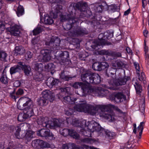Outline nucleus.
Here are the masks:
<instances>
[{"instance_id":"nucleus-12","label":"nucleus","mask_w":149,"mask_h":149,"mask_svg":"<svg viewBox=\"0 0 149 149\" xmlns=\"http://www.w3.org/2000/svg\"><path fill=\"white\" fill-rule=\"evenodd\" d=\"M58 11L56 13L51 12L50 13V16L47 14H46L44 18V22L46 24L49 25L53 23L54 20L52 19L56 18L57 17Z\"/></svg>"},{"instance_id":"nucleus-36","label":"nucleus","mask_w":149,"mask_h":149,"mask_svg":"<svg viewBox=\"0 0 149 149\" xmlns=\"http://www.w3.org/2000/svg\"><path fill=\"white\" fill-rule=\"evenodd\" d=\"M1 82L4 84H6L8 82V78L5 74H3L0 78Z\"/></svg>"},{"instance_id":"nucleus-29","label":"nucleus","mask_w":149,"mask_h":149,"mask_svg":"<svg viewBox=\"0 0 149 149\" xmlns=\"http://www.w3.org/2000/svg\"><path fill=\"white\" fill-rule=\"evenodd\" d=\"M24 10L23 7L21 5L18 6L16 13L17 15L19 17L22 15L24 13Z\"/></svg>"},{"instance_id":"nucleus-6","label":"nucleus","mask_w":149,"mask_h":149,"mask_svg":"<svg viewBox=\"0 0 149 149\" xmlns=\"http://www.w3.org/2000/svg\"><path fill=\"white\" fill-rule=\"evenodd\" d=\"M37 122L38 124L43 127L50 128H54L56 127H60L61 124L58 120H53V121L49 120L47 117L40 118H38Z\"/></svg>"},{"instance_id":"nucleus-27","label":"nucleus","mask_w":149,"mask_h":149,"mask_svg":"<svg viewBox=\"0 0 149 149\" xmlns=\"http://www.w3.org/2000/svg\"><path fill=\"white\" fill-rule=\"evenodd\" d=\"M35 65L36 70L38 72H41L43 70L44 66L42 63H36Z\"/></svg>"},{"instance_id":"nucleus-60","label":"nucleus","mask_w":149,"mask_h":149,"mask_svg":"<svg viewBox=\"0 0 149 149\" xmlns=\"http://www.w3.org/2000/svg\"><path fill=\"white\" fill-rule=\"evenodd\" d=\"M54 3H58L61 1V0H53Z\"/></svg>"},{"instance_id":"nucleus-46","label":"nucleus","mask_w":149,"mask_h":149,"mask_svg":"<svg viewBox=\"0 0 149 149\" xmlns=\"http://www.w3.org/2000/svg\"><path fill=\"white\" fill-rule=\"evenodd\" d=\"M145 107V104L144 102H143V104L141 106H140V110L141 111L143 114L144 112Z\"/></svg>"},{"instance_id":"nucleus-57","label":"nucleus","mask_w":149,"mask_h":149,"mask_svg":"<svg viewBox=\"0 0 149 149\" xmlns=\"http://www.w3.org/2000/svg\"><path fill=\"white\" fill-rule=\"evenodd\" d=\"M66 75H65L64 74V73L63 72H62L61 73V74L60 75V78L62 79H63L64 78V77H65V76Z\"/></svg>"},{"instance_id":"nucleus-61","label":"nucleus","mask_w":149,"mask_h":149,"mask_svg":"<svg viewBox=\"0 0 149 149\" xmlns=\"http://www.w3.org/2000/svg\"><path fill=\"white\" fill-rule=\"evenodd\" d=\"M4 148L3 146L1 144H0V149H3Z\"/></svg>"},{"instance_id":"nucleus-7","label":"nucleus","mask_w":149,"mask_h":149,"mask_svg":"<svg viewBox=\"0 0 149 149\" xmlns=\"http://www.w3.org/2000/svg\"><path fill=\"white\" fill-rule=\"evenodd\" d=\"M15 130L16 132L15 133V137L17 139H20L25 138L28 141L30 140L33 137V135L34 132L31 130L27 131L24 135H21L19 134V132L21 131V128L20 127L17 126L15 127Z\"/></svg>"},{"instance_id":"nucleus-44","label":"nucleus","mask_w":149,"mask_h":149,"mask_svg":"<svg viewBox=\"0 0 149 149\" xmlns=\"http://www.w3.org/2000/svg\"><path fill=\"white\" fill-rule=\"evenodd\" d=\"M91 140L88 138H85L84 139H82L81 140V141L83 143H91Z\"/></svg>"},{"instance_id":"nucleus-63","label":"nucleus","mask_w":149,"mask_h":149,"mask_svg":"<svg viewBox=\"0 0 149 149\" xmlns=\"http://www.w3.org/2000/svg\"><path fill=\"white\" fill-rule=\"evenodd\" d=\"M67 26H69V28H67V29L69 30V29H70L71 28V26L70 24H68L67 25Z\"/></svg>"},{"instance_id":"nucleus-14","label":"nucleus","mask_w":149,"mask_h":149,"mask_svg":"<svg viewBox=\"0 0 149 149\" xmlns=\"http://www.w3.org/2000/svg\"><path fill=\"white\" fill-rule=\"evenodd\" d=\"M32 145L34 147H37L39 146L42 148L50 147V145L48 143L39 139L33 141Z\"/></svg>"},{"instance_id":"nucleus-62","label":"nucleus","mask_w":149,"mask_h":149,"mask_svg":"<svg viewBox=\"0 0 149 149\" xmlns=\"http://www.w3.org/2000/svg\"><path fill=\"white\" fill-rule=\"evenodd\" d=\"M36 39H33L32 40V43H33V44H35L36 43Z\"/></svg>"},{"instance_id":"nucleus-8","label":"nucleus","mask_w":149,"mask_h":149,"mask_svg":"<svg viewBox=\"0 0 149 149\" xmlns=\"http://www.w3.org/2000/svg\"><path fill=\"white\" fill-rule=\"evenodd\" d=\"M51 51L47 49L42 50L41 54L38 57V61L40 62H47L51 59Z\"/></svg>"},{"instance_id":"nucleus-49","label":"nucleus","mask_w":149,"mask_h":149,"mask_svg":"<svg viewBox=\"0 0 149 149\" xmlns=\"http://www.w3.org/2000/svg\"><path fill=\"white\" fill-rule=\"evenodd\" d=\"M77 147L79 148V149H84V148H85L86 149H93V146H89L87 145H83V148H80L79 147Z\"/></svg>"},{"instance_id":"nucleus-3","label":"nucleus","mask_w":149,"mask_h":149,"mask_svg":"<svg viewBox=\"0 0 149 149\" xmlns=\"http://www.w3.org/2000/svg\"><path fill=\"white\" fill-rule=\"evenodd\" d=\"M75 88H81L82 92L77 93V94L80 96H85L87 93H91L97 96H103L104 90L101 88H92L90 85H86L81 82H76L73 85Z\"/></svg>"},{"instance_id":"nucleus-25","label":"nucleus","mask_w":149,"mask_h":149,"mask_svg":"<svg viewBox=\"0 0 149 149\" xmlns=\"http://www.w3.org/2000/svg\"><path fill=\"white\" fill-rule=\"evenodd\" d=\"M58 82L57 80L51 78L48 80L47 84V85L51 88V87L57 84Z\"/></svg>"},{"instance_id":"nucleus-45","label":"nucleus","mask_w":149,"mask_h":149,"mask_svg":"<svg viewBox=\"0 0 149 149\" xmlns=\"http://www.w3.org/2000/svg\"><path fill=\"white\" fill-rule=\"evenodd\" d=\"M121 56V54L120 52H113L112 53V56L114 57H120Z\"/></svg>"},{"instance_id":"nucleus-54","label":"nucleus","mask_w":149,"mask_h":149,"mask_svg":"<svg viewBox=\"0 0 149 149\" xmlns=\"http://www.w3.org/2000/svg\"><path fill=\"white\" fill-rule=\"evenodd\" d=\"M126 50L128 53L132 54V51L129 47H127L126 49Z\"/></svg>"},{"instance_id":"nucleus-50","label":"nucleus","mask_w":149,"mask_h":149,"mask_svg":"<svg viewBox=\"0 0 149 149\" xmlns=\"http://www.w3.org/2000/svg\"><path fill=\"white\" fill-rule=\"evenodd\" d=\"M5 29L4 24L1 22H0V31H3Z\"/></svg>"},{"instance_id":"nucleus-10","label":"nucleus","mask_w":149,"mask_h":149,"mask_svg":"<svg viewBox=\"0 0 149 149\" xmlns=\"http://www.w3.org/2000/svg\"><path fill=\"white\" fill-rule=\"evenodd\" d=\"M61 134L64 136H66L68 135L75 139L79 138V135L73 130H69L67 129L60 130Z\"/></svg>"},{"instance_id":"nucleus-39","label":"nucleus","mask_w":149,"mask_h":149,"mask_svg":"<svg viewBox=\"0 0 149 149\" xmlns=\"http://www.w3.org/2000/svg\"><path fill=\"white\" fill-rule=\"evenodd\" d=\"M100 63L101 70L107 68L109 66L108 63L106 62H102Z\"/></svg>"},{"instance_id":"nucleus-32","label":"nucleus","mask_w":149,"mask_h":149,"mask_svg":"<svg viewBox=\"0 0 149 149\" xmlns=\"http://www.w3.org/2000/svg\"><path fill=\"white\" fill-rule=\"evenodd\" d=\"M92 68L95 70L97 71L101 70L100 68V63L95 62L94 63L92 66Z\"/></svg>"},{"instance_id":"nucleus-31","label":"nucleus","mask_w":149,"mask_h":149,"mask_svg":"<svg viewBox=\"0 0 149 149\" xmlns=\"http://www.w3.org/2000/svg\"><path fill=\"white\" fill-rule=\"evenodd\" d=\"M145 122H141L140 123L139 126L137 127V131L139 132V134L140 136H141L143 131V126Z\"/></svg>"},{"instance_id":"nucleus-5","label":"nucleus","mask_w":149,"mask_h":149,"mask_svg":"<svg viewBox=\"0 0 149 149\" xmlns=\"http://www.w3.org/2000/svg\"><path fill=\"white\" fill-rule=\"evenodd\" d=\"M81 80L86 82L88 84L90 83L97 84L100 82V75L96 73H93L90 71L81 75Z\"/></svg>"},{"instance_id":"nucleus-28","label":"nucleus","mask_w":149,"mask_h":149,"mask_svg":"<svg viewBox=\"0 0 149 149\" xmlns=\"http://www.w3.org/2000/svg\"><path fill=\"white\" fill-rule=\"evenodd\" d=\"M28 118L26 115L24 113H20L18 116V120L20 122H23L26 119Z\"/></svg>"},{"instance_id":"nucleus-37","label":"nucleus","mask_w":149,"mask_h":149,"mask_svg":"<svg viewBox=\"0 0 149 149\" xmlns=\"http://www.w3.org/2000/svg\"><path fill=\"white\" fill-rule=\"evenodd\" d=\"M42 31V29L40 27H37L33 30V35H36L41 32Z\"/></svg>"},{"instance_id":"nucleus-22","label":"nucleus","mask_w":149,"mask_h":149,"mask_svg":"<svg viewBox=\"0 0 149 149\" xmlns=\"http://www.w3.org/2000/svg\"><path fill=\"white\" fill-rule=\"evenodd\" d=\"M22 69L24 71L25 75L28 76L32 74L31 71V68L29 66L23 65V63L22 62Z\"/></svg>"},{"instance_id":"nucleus-33","label":"nucleus","mask_w":149,"mask_h":149,"mask_svg":"<svg viewBox=\"0 0 149 149\" xmlns=\"http://www.w3.org/2000/svg\"><path fill=\"white\" fill-rule=\"evenodd\" d=\"M38 104L41 106H45L48 103L47 100L42 97L39 99L38 100Z\"/></svg>"},{"instance_id":"nucleus-38","label":"nucleus","mask_w":149,"mask_h":149,"mask_svg":"<svg viewBox=\"0 0 149 149\" xmlns=\"http://www.w3.org/2000/svg\"><path fill=\"white\" fill-rule=\"evenodd\" d=\"M134 87L137 92L140 93L141 91V86L136 82L134 85Z\"/></svg>"},{"instance_id":"nucleus-58","label":"nucleus","mask_w":149,"mask_h":149,"mask_svg":"<svg viewBox=\"0 0 149 149\" xmlns=\"http://www.w3.org/2000/svg\"><path fill=\"white\" fill-rule=\"evenodd\" d=\"M65 78H64L63 80H65V81H68V80L70 78H71L70 77H69L68 76H67L66 75L65 77H64Z\"/></svg>"},{"instance_id":"nucleus-21","label":"nucleus","mask_w":149,"mask_h":149,"mask_svg":"<svg viewBox=\"0 0 149 149\" xmlns=\"http://www.w3.org/2000/svg\"><path fill=\"white\" fill-rule=\"evenodd\" d=\"M60 42V41L59 39L58 38L54 39V38L52 37L51 38L50 41L49 42H47L45 44L46 45H52L53 44L54 46L55 45L56 46H58L59 45Z\"/></svg>"},{"instance_id":"nucleus-1","label":"nucleus","mask_w":149,"mask_h":149,"mask_svg":"<svg viewBox=\"0 0 149 149\" xmlns=\"http://www.w3.org/2000/svg\"><path fill=\"white\" fill-rule=\"evenodd\" d=\"M59 98L65 103H70L74 110L79 112H83L94 115L100 110L101 112L100 113V116L108 120L110 122L114 121L116 119L114 113L112 111V109H114L119 113H123L118 107L111 104L97 105L95 107L87 104L85 101H78V102H76L78 99L73 98L72 99L69 96L63 97V95L59 97Z\"/></svg>"},{"instance_id":"nucleus-19","label":"nucleus","mask_w":149,"mask_h":149,"mask_svg":"<svg viewBox=\"0 0 149 149\" xmlns=\"http://www.w3.org/2000/svg\"><path fill=\"white\" fill-rule=\"evenodd\" d=\"M75 6L81 11L85 12V10L87 7V5L86 2H79L76 4Z\"/></svg>"},{"instance_id":"nucleus-43","label":"nucleus","mask_w":149,"mask_h":149,"mask_svg":"<svg viewBox=\"0 0 149 149\" xmlns=\"http://www.w3.org/2000/svg\"><path fill=\"white\" fill-rule=\"evenodd\" d=\"M32 54L30 52H27L25 55V58L27 60H29L32 57Z\"/></svg>"},{"instance_id":"nucleus-13","label":"nucleus","mask_w":149,"mask_h":149,"mask_svg":"<svg viewBox=\"0 0 149 149\" xmlns=\"http://www.w3.org/2000/svg\"><path fill=\"white\" fill-rule=\"evenodd\" d=\"M21 28L20 26L16 24L14 26H11L10 27L7 28V30L10 32L11 34L13 36H18L20 33V30Z\"/></svg>"},{"instance_id":"nucleus-4","label":"nucleus","mask_w":149,"mask_h":149,"mask_svg":"<svg viewBox=\"0 0 149 149\" xmlns=\"http://www.w3.org/2000/svg\"><path fill=\"white\" fill-rule=\"evenodd\" d=\"M17 106L19 109L24 110V113L28 118L33 115V105L31 100L28 97H21L18 102Z\"/></svg>"},{"instance_id":"nucleus-20","label":"nucleus","mask_w":149,"mask_h":149,"mask_svg":"<svg viewBox=\"0 0 149 149\" xmlns=\"http://www.w3.org/2000/svg\"><path fill=\"white\" fill-rule=\"evenodd\" d=\"M25 52V50L22 46H16L15 49L14 55L16 56L18 54L21 55L24 54Z\"/></svg>"},{"instance_id":"nucleus-55","label":"nucleus","mask_w":149,"mask_h":149,"mask_svg":"<svg viewBox=\"0 0 149 149\" xmlns=\"http://www.w3.org/2000/svg\"><path fill=\"white\" fill-rule=\"evenodd\" d=\"M148 33V31L147 30H145L143 31V34H144V36L145 37L147 36Z\"/></svg>"},{"instance_id":"nucleus-48","label":"nucleus","mask_w":149,"mask_h":149,"mask_svg":"<svg viewBox=\"0 0 149 149\" xmlns=\"http://www.w3.org/2000/svg\"><path fill=\"white\" fill-rule=\"evenodd\" d=\"M145 78V75L144 73L142 72H141V75H139V79L141 81L143 80Z\"/></svg>"},{"instance_id":"nucleus-2","label":"nucleus","mask_w":149,"mask_h":149,"mask_svg":"<svg viewBox=\"0 0 149 149\" xmlns=\"http://www.w3.org/2000/svg\"><path fill=\"white\" fill-rule=\"evenodd\" d=\"M71 123L74 126L84 127L81 130V132L84 135L87 136H89L91 135V132L98 131L100 129L99 124L93 120L89 123V122L86 123L84 120L81 122L79 121L77 119H74L72 120Z\"/></svg>"},{"instance_id":"nucleus-35","label":"nucleus","mask_w":149,"mask_h":149,"mask_svg":"<svg viewBox=\"0 0 149 149\" xmlns=\"http://www.w3.org/2000/svg\"><path fill=\"white\" fill-rule=\"evenodd\" d=\"M42 76L40 72H38L33 76V78L36 81H40L42 79Z\"/></svg>"},{"instance_id":"nucleus-30","label":"nucleus","mask_w":149,"mask_h":149,"mask_svg":"<svg viewBox=\"0 0 149 149\" xmlns=\"http://www.w3.org/2000/svg\"><path fill=\"white\" fill-rule=\"evenodd\" d=\"M55 65L52 63H49L45 66V68L47 71L53 70L55 68Z\"/></svg>"},{"instance_id":"nucleus-9","label":"nucleus","mask_w":149,"mask_h":149,"mask_svg":"<svg viewBox=\"0 0 149 149\" xmlns=\"http://www.w3.org/2000/svg\"><path fill=\"white\" fill-rule=\"evenodd\" d=\"M128 77H125L124 78H120L118 79H113L111 80L109 82V84L113 86H117L125 85L127 81L130 79Z\"/></svg>"},{"instance_id":"nucleus-56","label":"nucleus","mask_w":149,"mask_h":149,"mask_svg":"<svg viewBox=\"0 0 149 149\" xmlns=\"http://www.w3.org/2000/svg\"><path fill=\"white\" fill-rule=\"evenodd\" d=\"M130 9H128L126 11H125L124 13V15H128L130 12Z\"/></svg>"},{"instance_id":"nucleus-23","label":"nucleus","mask_w":149,"mask_h":149,"mask_svg":"<svg viewBox=\"0 0 149 149\" xmlns=\"http://www.w3.org/2000/svg\"><path fill=\"white\" fill-rule=\"evenodd\" d=\"M124 63L120 60L113 61L111 63L112 66L114 68H121L124 66Z\"/></svg>"},{"instance_id":"nucleus-53","label":"nucleus","mask_w":149,"mask_h":149,"mask_svg":"<svg viewBox=\"0 0 149 149\" xmlns=\"http://www.w3.org/2000/svg\"><path fill=\"white\" fill-rule=\"evenodd\" d=\"M133 127H134L133 132L134 133L136 134V124L135 123V124H134Z\"/></svg>"},{"instance_id":"nucleus-52","label":"nucleus","mask_w":149,"mask_h":149,"mask_svg":"<svg viewBox=\"0 0 149 149\" xmlns=\"http://www.w3.org/2000/svg\"><path fill=\"white\" fill-rule=\"evenodd\" d=\"M14 85L16 87H18L20 86V83L18 81H17L15 82L14 84Z\"/></svg>"},{"instance_id":"nucleus-59","label":"nucleus","mask_w":149,"mask_h":149,"mask_svg":"<svg viewBox=\"0 0 149 149\" xmlns=\"http://www.w3.org/2000/svg\"><path fill=\"white\" fill-rule=\"evenodd\" d=\"M147 51V50H145V53H146V58H147L148 59H149V55L148 54H146V52Z\"/></svg>"},{"instance_id":"nucleus-15","label":"nucleus","mask_w":149,"mask_h":149,"mask_svg":"<svg viewBox=\"0 0 149 149\" xmlns=\"http://www.w3.org/2000/svg\"><path fill=\"white\" fill-rule=\"evenodd\" d=\"M108 32H105L104 34L101 33L100 34L98 37V40L96 42L97 45L100 46L104 45L106 44V42L105 40V37L106 38L108 39L110 36L107 35Z\"/></svg>"},{"instance_id":"nucleus-47","label":"nucleus","mask_w":149,"mask_h":149,"mask_svg":"<svg viewBox=\"0 0 149 149\" xmlns=\"http://www.w3.org/2000/svg\"><path fill=\"white\" fill-rule=\"evenodd\" d=\"M70 108L69 109L70 110V111H72V113L70 112L69 113H68V111H67L66 113V114L68 115H71L72 113V112H74L76 111V110H74V108L72 106V105H71V104L70 105Z\"/></svg>"},{"instance_id":"nucleus-11","label":"nucleus","mask_w":149,"mask_h":149,"mask_svg":"<svg viewBox=\"0 0 149 149\" xmlns=\"http://www.w3.org/2000/svg\"><path fill=\"white\" fill-rule=\"evenodd\" d=\"M38 135L45 137H51V139L53 140L55 139L54 135L50 132V130L45 129H42L37 132Z\"/></svg>"},{"instance_id":"nucleus-40","label":"nucleus","mask_w":149,"mask_h":149,"mask_svg":"<svg viewBox=\"0 0 149 149\" xmlns=\"http://www.w3.org/2000/svg\"><path fill=\"white\" fill-rule=\"evenodd\" d=\"M7 54L4 52H0V60L1 61L5 60L7 56Z\"/></svg>"},{"instance_id":"nucleus-64","label":"nucleus","mask_w":149,"mask_h":149,"mask_svg":"<svg viewBox=\"0 0 149 149\" xmlns=\"http://www.w3.org/2000/svg\"><path fill=\"white\" fill-rule=\"evenodd\" d=\"M142 5H143V6L144 8V0H142Z\"/></svg>"},{"instance_id":"nucleus-51","label":"nucleus","mask_w":149,"mask_h":149,"mask_svg":"<svg viewBox=\"0 0 149 149\" xmlns=\"http://www.w3.org/2000/svg\"><path fill=\"white\" fill-rule=\"evenodd\" d=\"M69 88L68 87H67L66 88H62L61 90L62 91H63V92H62L61 93H62V94H65V92L67 91V90L69 89Z\"/></svg>"},{"instance_id":"nucleus-41","label":"nucleus","mask_w":149,"mask_h":149,"mask_svg":"<svg viewBox=\"0 0 149 149\" xmlns=\"http://www.w3.org/2000/svg\"><path fill=\"white\" fill-rule=\"evenodd\" d=\"M101 53L107 55L108 56H112L113 52L107 50V51L105 50H102L101 51Z\"/></svg>"},{"instance_id":"nucleus-24","label":"nucleus","mask_w":149,"mask_h":149,"mask_svg":"<svg viewBox=\"0 0 149 149\" xmlns=\"http://www.w3.org/2000/svg\"><path fill=\"white\" fill-rule=\"evenodd\" d=\"M63 149H79V148L73 143H69L68 144H64L62 146Z\"/></svg>"},{"instance_id":"nucleus-18","label":"nucleus","mask_w":149,"mask_h":149,"mask_svg":"<svg viewBox=\"0 0 149 149\" xmlns=\"http://www.w3.org/2000/svg\"><path fill=\"white\" fill-rule=\"evenodd\" d=\"M23 90L21 89H18L17 92L15 93V91L10 93V96L15 100L18 98L19 96L21 95L23 93Z\"/></svg>"},{"instance_id":"nucleus-16","label":"nucleus","mask_w":149,"mask_h":149,"mask_svg":"<svg viewBox=\"0 0 149 149\" xmlns=\"http://www.w3.org/2000/svg\"><path fill=\"white\" fill-rule=\"evenodd\" d=\"M42 97L47 100V102L49 101L52 102L54 99V96L53 94L48 90H45L42 93Z\"/></svg>"},{"instance_id":"nucleus-42","label":"nucleus","mask_w":149,"mask_h":149,"mask_svg":"<svg viewBox=\"0 0 149 149\" xmlns=\"http://www.w3.org/2000/svg\"><path fill=\"white\" fill-rule=\"evenodd\" d=\"M134 64L135 68L136 70V72L138 74H139L140 73V67L139 64L136 62H134Z\"/></svg>"},{"instance_id":"nucleus-26","label":"nucleus","mask_w":149,"mask_h":149,"mask_svg":"<svg viewBox=\"0 0 149 149\" xmlns=\"http://www.w3.org/2000/svg\"><path fill=\"white\" fill-rule=\"evenodd\" d=\"M123 95L121 93H118L115 96L114 100L115 102L119 103L121 101V100L123 97Z\"/></svg>"},{"instance_id":"nucleus-34","label":"nucleus","mask_w":149,"mask_h":149,"mask_svg":"<svg viewBox=\"0 0 149 149\" xmlns=\"http://www.w3.org/2000/svg\"><path fill=\"white\" fill-rule=\"evenodd\" d=\"M70 15H61V16L60 19L62 22L65 21L67 20H71V18Z\"/></svg>"},{"instance_id":"nucleus-17","label":"nucleus","mask_w":149,"mask_h":149,"mask_svg":"<svg viewBox=\"0 0 149 149\" xmlns=\"http://www.w3.org/2000/svg\"><path fill=\"white\" fill-rule=\"evenodd\" d=\"M22 62H19L17 64L11 67L10 70V72L11 75L19 72L22 69Z\"/></svg>"}]
</instances>
